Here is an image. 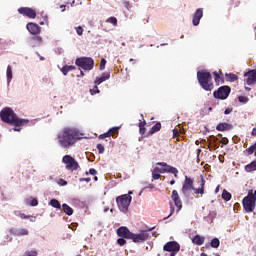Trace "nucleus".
Here are the masks:
<instances>
[{
	"instance_id": "c9c22d12",
	"label": "nucleus",
	"mask_w": 256,
	"mask_h": 256,
	"mask_svg": "<svg viewBox=\"0 0 256 256\" xmlns=\"http://www.w3.org/2000/svg\"><path fill=\"white\" fill-rule=\"evenodd\" d=\"M169 205H170V214L164 218V221L166 219H169V217H171V215H173V213H175V206H173V202H170Z\"/></svg>"
},
{
	"instance_id": "a18cd8bd",
	"label": "nucleus",
	"mask_w": 256,
	"mask_h": 256,
	"mask_svg": "<svg viewBox=\"0 0 256 256\" xmlns=\"http://www.w3.org/2000/svg\"><path fill=\"white\" fill-rule=\"evenodd\" d=\"M156 165H159L160 167H164V169H167V167H173V166H169L167 162H158L156 163Z\"/></svg>"
},
{
	"instance_id": "4468645a",
	"label": "nucleus",
	"mask_w": 256,
	"mask_h": 256,
	"mask_svg": "<svg viewBox=\"0 0 256 256\" xmlns=\"http://www.w3.org/2000/svg\"><path fill=\"white\" fill-rule=\"evenodd\" d=\"M156 173H172L174 175V177H177L179 170H177V168L175 167H167V168H159V167H155L154 168Z\"/></svg>"
},
{
	"instance_id": "680f3d73",
	"label": "nucleus",
	"mask_w": 256,
	"mask_h": 256,
	"mask_svg": "<svg viewBox=\"0 0 256 256\" xmlns=\"http://www.w3.org/2000/svg\"><path fill=\"white\" fill-rule=\"evenodd\" d=\"M62 8V11H65V5L60 6Z\"/></svg>"
},
{
	"instance_id": "f8f14e48",
	"label": "nucleus",
	"mask_w": 256,
	"mask_h": 256,
	"mask_svg": "<svg viewBox=\"0 0 256 256\" xmlns=\"http://www.w3.org/2000/svg\"><path fill=\"white\" fill-rule=\"evenodd\" d=\"M171 199L175 207H177V213H179V211L183 209V201H181V197L179 196V192H177V190L172 191Z\"/></svg>"
},
{
	"instance_id": "4c0bfd02",
	"label": "nucleus",
	"mask_w": 256,
	"mask_h": 256,
	"mask_svg": "<svg viewBox=\"0 0 256 256\" xmlns=\"http://www.w3.org/2000/svg\"><path fill=\"white\" fill-rule=\"evenodd\" d=\"M105 65H107V60H105V58H102L99 66L100 71H105Z\"/></svg>"
},
{
	"instance_id": "1a4fd4ad",
	"label": "nucleus",
	"mask_w": 256,
	"mask_h": 256,
	"mask_svg": "<svg viewBox=\"0 0 256 256\" xmlns=\"http://www.w3.org/2000/svg\"><path fill=\"white\" fill-rule=\"evenodd\" d=\"M62 163L66 165L67 171H77V169H79V162H77L71 155H65L62 158Z\"/></svg>"
},
{
	"instance_id": "9d476101",
	"label": "nucleus",
	"mask_w": 256,
	"mask_h": 256,
	"mask_svg": "<svg viewBox=\"0 0 256 256\" xmlns=\"http://www.w3.org/2000/svg\"><path fill=\"white\" fill-rule=\"evenodd\" d=\"M231 94V87L229 86H221L218 88V90L214 91L213 95L215 99H221L222 101H225L227 97Z\"/></svg>"
},
{
	"instance_id": "79ce46f5",
	"label": "nucleus",
	"mask_w": 256,
	"mask_h": 256,
	"mask_svg": "<svg viewBox=\"0 0 256 256\" xmlns=\"http://www.w3.org/2000/svg\"><path fill=\"white\" fill-rule=\"evenodd\" d=\"M18 217H20V219H31L30 215H26L25 213L21 212H19Z\"/></svg>"
},
{
	"instance_id": "69168bd1",
	"label": "nucleus",
	"mask_w": 256,
	"mask_h": 256,
	"mask_svg": "<svg viewBox=\"0 0 256 256\" xmlns=\"http://www.w3.org/2000/svg\"><path fill=\"white\" fill-rule=\"evenodd\" d=\"M200 256H207L205 253H201Z\"/></svg>"
},
{
	"instance_id": "393cba45",
	"label": "nucleus",
	"mask_w": 256,
	"mask_h": 256,
	"mask_svg": "<svg viewBox=\"0 0 256 256\" xmlns=\"http://www.w3.org/2000/svg\"><path fill=\"white\" fill-rule=\"evenodd\" d=\"M226 80H228L230 83H235L239 79V76L233 73L225 74Z\"/></svg>"
},
{
	"instance_id": "4d7b16f0",
	"label": "nucleus",
	"mask_w": 256,
	"mask_h": 256,
	"mask_svg": "<svg viewBox=\"0 0 256 256\" xmlns=\"http://www.w3.org/2000/svg\"><path fill=\"white\" fill-rule=\"evenodd\" d=\"M18 126H16V128H13V131H21V128H17Z\"/></svg>"
},
{
	"instance_id": "2eb2a0df",
	"label": "nucleus",
	"mask_w": 256,
	"mask_h": 256,
	"mask_svg": "<svg viewBox=\"0 0 256 256\" xmlns=\"http://www.w3.org/2000/svg\"><path fill=\"white\" fill-rule=\"evenodd\" d=\"M26 29L31 35H39V33H41V27L33 22H29L26 25Z\"/></svg>"
},
{
	"instance_id": "e2e57ef3",
	"label": "nucleus",
	"mask_w": 256,
	"mask_h": 256,
	"mask_svg": "<svg viewBox=\"0 0 256 256\" xmlns=\"http://www.w3.org/2000/svg\"><path fill=\"white\" fill-rule=\"evenodd\" d=\"M99 178L97 176L94 177V181H98Z\"/></svg>"
},
{
	"instance_id": "39448f33",
	"label": "nucleus",
	"mask_w": 256,
	"mask_h": 256,
	"mask_svg": "<svg viewBox=\"0 0 256 256\" xmlns=\"http://www.w3.org/2000/svg\"><path fill=\"white\" fill-rule=\"evenodd\" d=\"M197 79L200 87H202L204 91H213L215 86L213 85V76H211L210 72L205 70L198 71Z\"/></svg>"
},
{
	"instance_id": "774afa93",
	"label": "nucleus",
	"mask_w": 256,
	"mask_h": 256,
	"mask_svg": "<svg viewBox=\"0 0 256 256\" xmlns=\"http://www.w3.org/2000/svg\"><path fill=\"white\" fill-rule=\"evenodd\" d=\"M40 25H45V22H40Z\"/></svg>"
},
{
	"instance_id": "58836bf2",
	"label": "nucleus",
	"mask_w": 256,
	"mask_h": 256,
	"mask_svg": "<svg viewBox=\"0 0 256 256\" xmlns=\"http://www.w3.org/2000/svg\"><path fill=\"white\" fill-rule=\"evenodd\" d=\"M238 101L239 103H243V104L249 103V98L247 96H239Z\"/></svg>"
},
{
	"instance_id": "6e6d98bb",
	"label": "nucleus",
	"mask_w": 256,
	"mask_h": 256,
	"mask_svg": "<svg viewBox=\"0 0 256 256\" xmlns=\"http://www.w3.org/2000/svg\"><path fill=\"white\" fill-rule=\"evenodd\" d=\"M78 77H85V73L83 71H80V75Z\"/></svg>"
},
{
	"instance_id": "aec40b11",
	"label": "nucleus",
	"mask_w": 256,
	"mask_h": 256,
	"mask_svg": "<svg viewBox=\"0 0 256 256\" xmlns=\"http://www.w3.org/2000/svg\"><path fill=\"white\" fill-rule=\"evenodd\" d=\"M191 241L193 245H198L199 247H201V245L205 243V237L197 234L194 237H192Z\"/></svg>"
},
{
	"instance_id": "9b49d317",
	"label": "nucleus",
	"mask_w": 256,
	"mask_h": 256,
	"mask_svg": "<svg viewBox=\"0 0 256 256\" xmlns=\"http://www.w3.org/2000/svg\"><path fill=\"white\" fill-rule=\"evenodd\" d=\"M18 13H20V15H23V17H28V19H35V17H37V11L29 7H20L18 9Z\"/></svg>"
},
{
	"instance_id": "72a5a7b5",
	"label": "nucleus",
	"mask_w": 256,
	"mask_h": 256,
	"mask_svg": "<svg viewBox=\"0 0 256 256\" xmlns=\"http://www.w3.org/2000/svg\"><path fill=\"white\" fill-rule=\"evenodd\" d=\"M99 93H101L99 90V85L95 84L94 87L90 89V95H97Z\"/></svg>"
},
{
	"instance_id": "2f4dec72",
	"label": "nucleus",
	"mask_w": 256,
	"mask_h": 256,
	"mask_svg": "<svg viewBox=\"0 0 256 256\" xmlns=\"http://www.w3.org/2000/svg\"><path fill=\"white\" fill-rule=\"evenodd\" d=\"M222 199L224 201H231V193L224 189L222 192Z\"/></svg>"
},
{
	"instance_id": "338daca9",
	"label": "nucleus",
	"mask_w": 256,
	"mask_h": 256,
	"mask_svg": "<svg viewBox=\"0 0 256 256\" xmlns=\"http://www.w3.org/2000/svg\"><path fill=\"white\" fill-rule=\"evenodd\" d=\"M218 137H221V138H223V134H218Z\"/></svg>"
},
{
	"instance_id": "a19ab883",
	"label": "nucleus",
	"mask_w": 256,
	"mask_h": 256,
	"mask_svg": "<svg viewBox=\"0 0 256 256\" xmlns=\"http://www.w3.org/2000/svg\"><path fill=\"white\" fill-rule=\"evenodd\" d=\"M32 41H35L36 43H43V38L41 36H34L32 37Z\"/></svg>"
},
{
	"instance_id": "412c9836",
	"label": "nucleus",
	"mask_w": 256,
	"mask_h": 256,
	"mask_svg": "<svg viewBox=\"0 0 256 256\" xmlns=\"http://www.w3.org/2000/svg\"><path fill=\"white\" fill-rule=\"evenodd\" d=\"M158 131H161V122H156L155 125L152 126L147 134V137H149V135H154V133H158Z\"/></svg>"
},
{
	"instance_id": "5701e85b",
	"label": "nucleus",
	"mask_w": 256,
	"mask_h": 256,
	"mask_svg": "<svg viewBox=\"0 0 256 256\" xmlns=\"http://www.w3.org/2000/svg\"><path fill=\"white\" fill-rule=\"evenodd\" d=\"M212 149H219V145L217 144V141H219V138L218 137H215V136H210L209 139H208Z\"/></svg>"
},
{
	"instance_id": "864d4df0",
	"label": "nucleus",
	"mask_w": 256,
	"mask_h": 256,
	"mask_svg": "<svg viewBox=\"0 0 256 256\" xmlns=\"http://www.w3.org/2000/svg\"><path fill=\"white\" fill-rule=\"evenodd\" d=\"M80 181H85L86 183L91 182V178H82Z\"/></svg>"
},
{
	"instance_id": "c03bdc74",
	"label": "nucleus",
	"mask_w": 256,
	"mask_h": 256,
	"mask_svg": "<svg viewBox=\"0 0 256 256\" xmlns=\"http://www.w3.org/2000/svg\"><path fill=\"white\" fill-rule=\"evenodd\" d=\"M31 207H37L39 205V201L36 198H33L30 202Z\"/></svg>"
},
{
	"instance_id": "49530a36",
	"label": "nucleus",
	"mask_w": 256,
	"mask_h": 256,
	"mask_svg": "<svg viewBox=\"0 0 256 256\" xmlns=\"http://www.w3.org/2000/svg\"><path fill=\"white\" fill-rule=\"evenodd\" d=\"M220 143L222 145H228L229 144V139H227V137H223L220 141Z\"/></svg>"
},
{
	"instance_id": "13d9d810",
	"label": "nucleus",
	"mask_w": 256,
	"mask_h": 256,
	"mask_svg": "<svg viewBox=\"0 0 256 256\" xmlns=\"http://www.w3.org/2000/svg\"><path fill=\"white\" fill-rule=\"evenodd\" d=\"M245 91H251L250 87L245 86Z\"/></svg>"
},
{
	"instance_id": "473e14b6",
	"label": "nucleus",
	"mask_w": 256,
	"mask_h": 256,
	"mask_svg": "<svg viewBox=\"0 0 256 256\" xmlns=\"http://www.w3.org/2000/svg\"><path fill=\"white\" fill-rule=\"evenodd\" d=\"M6 75H7L8 81H11L13 79V70L11 69L10 65H8L7 67Z\"/></svg>"
},
{
	"instance_id": "37998d69",
	"label": "nucleus",
	"mask_w": 256,
	"mask_h": 256,
	"mask_svg": "<svg viewBox=\"0 0 256 256\" xmlns=\"http://www.w3.org/2000/svg\"><path fill=\"white\" fill-rule=\"evenodd\" d=\"M97 149L100 154L105 153V147L102 144H98Z\"/></svg>"
},
{
	"instance_id": "b1692460",
	"label": "nucleus",
	"mask_w": 256,
	"mask_h": 256,
	"mask_svg": "<svg viewBox=\"0 0 256 256\" xmlns=\"http://www.w3.org/2000/svg\"><path fill=\"white\" fill-rule=\"evenodd\" d=\"M76 67L73 66V65H64L62 68H61V73L64 75V76H67V73H69V71H75Z\"/></svg>"
},
{
	"instance_id": "a211bd4d",
	"label": "nucleus",
	"mask_w": 256,
	"mask_h": 256,
	"mask_svg": "<svg viewBox=\"0 0 256 256\" xmlns=\"http://www.w3.org/2000/svg\"><path fill=\"white\" fill-rule=\"evenodd\" d=\"M231 129H233V124H229L226 122H220L216 126V131H231Z\"/></svg>"
},
{
	"instance_id": "e433bc0d",
	"label": "nucleus",
	"mask_w": 256,
	"mask_h": 256,
	"mask_svg": "<svg viewBox=\"0 0 256 256\" xmlns=\"http://www.w3.org/2000/svg\"><path fill=\"white\" fill-rule=\"evenodd\" d=\"M152 179L157 181L158 179H161V174L159 172H156L155 169L152 171Z\"/></svg>"
},
{
	"instance_id": "423d86ee",
	"label": "nucleus",
	"mask_w": 256,
	"mask_h": 256,
	"mask_svg": "<svg viewBox=\"0 0 256 256\" xmlns=\"http://www.w3.org/2000/svg\"><path fill=\"white\" fill-rule=\"evenodd\" d=\"M242 205L246 213H253L256 207V190H249L248 195L243 198Z\"/></svg>"
},
{
	"instance_id": "c85d7f7f",
	"label": "nucleus",
	"mask_w": 256,
	"mask_h": 256,
	"mask_svg": "<svg viewBox=\"0 0 256 256\" xmlns=\"http://www.w3.org/2000/svg\"><path fill=\"white\" fill-rule=\"evenodd\" d=\"M49 205H51V207H54V209H61V203L57 199L50 200Z\"/></svg>"
},
{
	"instance_id": "a878e982",
	"label": "nucleus",
	"mask_w": 256,
	"mask_h": 256,
	"mask_svg": "<svg viewBox=\"0 0 256 256\" xmlns=\"http://www.w3.org/2000/svg\"><path fill=\"white\" fill-rule=\"evenodd\" d=\"M62 210L64 211V213H66V215H73V208H71V206H69L68 204H62Z\"/></svg>"
},
{
	"instance_id": "bf43d9fd",
	"label": "nucleus",
	"mask_w": 256,
	"mask_h": 256,
	"mask_svg": "<svg viewBox=\"0 0 256 256\" xmlns=\"http://www.w3.org/2000/svg\"><path fill=\"white\" fill-rule=\"evenodd\" d=\"M170 185H175V180H171Z\"/></svg>"
},
{
	"instance_id": "0eeeda50",
	"label": "nucleus",
	"mask_w": 256,
	"mask_h": 256,
	"mask_svg": "<svg viewBox=\"0 0 256 256\" xmlns=\"http://www.w3.org/2000/svg\"><path fill=\"white\" fill-rule=\"evenodd\" d=\"M132 194L133 192H129V194H123L116 198L117 206L122 213H127L129 211V205H131L133 199V197H131Z\"/></svg>"
},
{
	"instance_id": "bb28decb",
	"label": "nucleus",
	"mask_w": 256,
	"mask_h": 256,
	"mask_svg": "<svg viewBox=\"0 0 256 256\" xmlns=\"http://www.w3.org/2000/svg\"><path fill=\"white\" fill-rule=\"evenodd\" d=\"M145 125H147V122H145V120L143 122H139L138 127L140 135H145V133L147 132V128H145Z\"/></svg>"
},
{
	"instance_id": "20e7f679",
	"label": "nucleus",
	"mask_w": 256,
	"mask_h": 256,
	"mask_svg": "<svg viewBox=\"0 0 256 256\" xmlns=\"http://www.w3.org/2000/svg\"><path fill=\"white\" fill-rule=\"evenodd\" d=\"M193 178L185 176L184 183L182 185V194L184 197H189L191 191H194L195 195H204L205 194V179L201 178V184L199 188H195L193 185Z\"/></svg>"
},
{
	"instance_id": "6ab92c4d",
	"label": "nucleus",
	"mask_w": 256,
	"mask_h": 256,
	"mask_svg": "<svg viewBox=\"0 0 256 256\" xmlns=\"http://www.w3.org/2000/svg\"><path fill=\"white\" fill-rule=\"evenodd\" d=\"M213 75H214V81H215L216 85L225 83V78L223 77V72L215 71V72H213Z\"/></svg>"
},
{
	"instance_id": "4be33fe9",
	"label": "nucleus",
	"mask_w": 256,
	"mask_h": 256,
	"mask_svg": "<svg viewBox=\"0 0 256 256\" xmlns=\"http://www.w3.org/2000/svg\"><path fill=\"white\" fill-rule=\"evenodd\" d=\"M244 169L247 173H253V171H256V160H253L251 163L247 164Z\"/></svg>"
},
{
	"instance_id": "de8ad7c7",
	"label": "nucleus",
	"mask_w": 256,
	"mask_h": 256,
	"mask_svg": "<svg viewBox=\"0 0 256 256\" xmlns=\"http://www.w3.org/2000/svg\"><path fill=\"white\" fill-rule=\"evenodd\" d=\"M77 35H83V28L81 26L76 27Z\"/></svg>"
},
{
	"instance_id": "f3484780",
	"label": "nucleus",
	"mask_w": 256,
	"mask_h": 256,
	"mask_svg": "<svg viewBox=\"0 0 256 256\" xmlns=\"http://www.w3.org/2000/svg\"><path fill=\"white\" fill-rule=\"evenodd\" d=\"M108 79H111V72H104L100 77L95 78L94 85H101V83H105Z\"/></svg>"
},
{
	"instance_id": "6e6552de",
	"label": "nucleus",
	"mask_w": 256,
	"mask_h": 256,
	"mask_svg": "<svg viewBox=\"0 0 256 256\" xmlns=\"http://www.w3.org/2000/svg\"><path fill=\"white\" fill-rule=\"evenodd\" d=\"M75 65L83 69V71H92L95 67V60L91 57H79L75 60Z\"/></svg>"
},
{
	"instance_id": "ddd939ff",
	"label": "nucleus",
	"mask_w": 256,
	"mask_h": 256,
	"mask_svg": "<svg viewBox=\"0 0 256 256\" xmlns=\"http://www.w3.org/2000/svg\"><path fill=\"white\" fill-rule=\"evenodd\" d=\"M244 77H247L246 83L248 85H255L256 84V69L246 72L244 74Z\"/></svg>"
},
{
	"instance_id": "c756f323",
	"label": "nucleus",
	"mask_w": 256,
	"mask_h": 256,
	"mask_svg": "<svg viewBox=\"0 0 256 256\" xmlns=\"http://www.w3.org/2000/svg\"><path fill=\"white\" fill-rule=\"evenodd\" d=\"M119 129L120 127H112L110 128L107 133H108V136L110 137H115L116 133H119Z\"/></svg>"
},
{
	"instance_id": "f03ea898",
	"label": "nucleus",
	"mask_w": 256,
	"mask_h": 256,
	"mask_svg": "<svg viewBox=\"0 0 256 256\" xmlns=\"http://www.w3.org/2000/svg\"><path fill=\"white\" fill-rule=\"evenodd\" d=\"M57 139L60 147L63 149H69L70 147H73L79 139H81V136L79 134V130L67 127L58 133Z\"/></svg>"
},
{
	"instance_id": "7c9ffc66",
	"label": "nucleus",
	"mask_w": 256,
	"mask_h": 256,
	"mask_svg": "<svg viewBox=\"0 0 256 256\" xmlns=\"http://www.w3.org/2000/svg\"><path fill=\"white\" fill-rule=\"evenodd\" d=\"M210 245L213 249H217L219 245H221V242L219 241V238H214L211 240Z\"/></svg>"
},
{
	"instance_id": "8fccbe9b",
	"label": "nucleus",
	"mask_w": 256,
	"mask_h": 256,
	"mask_svg": "<svg viewBox=\"0 0 256 256\" xmlns=\"http://www.w3.org/2000/svg\"><path fill=\"white\" fill-rule=\"evenodd\" d=\"M107 137H110L109 134H108V132H106V133H104V134H101V135L99 136V139H107Z\"/></svg>"
},
{
	"instance_id": "cd10ccee",
	"label": "nucleus",
	"mask_w": 256,
	"mask_h": 256,
	"mask_svg": "<svg viewBox=\"0 0 256 256\" xmlns=\"http://www.w3.org/2000/svg\"><path fill=\"white\" fill-rule=\"evenodd\" d=\"M15 235H17V237H23L25 235H29V230L25 228L18 229L15 231Z\"/></svg>"
},
{
	"instance_id": "5fc2aeb1",
	"label": "nucleus",
	"mask_w": 256,
	"mask_h": 256,
	"mask_svg": "<svg viewBox=\"0 0 256 256\" xmlns=\"http://www.w3.org/2000/svg\"><path fill=\"white\" fill-rule=\"evenodd\" d=\"M251 135H252V137H256V128L252 129Z\"/></svg>"
},
{
	"instance_id": "0e129e2a",
	"label": "nucleus",
	"mask_w": 256,
	"mask_h": 256,
	"mask_svg": "<svg viewBox=\"0 0 256 256\" xmlns=\"http://www.w3.org/2000/svg\"><path fill=\"white\" fill-rule=\"evenodd\" d=\"M153 229H155V227H152V228L148 229V231H153Z\"/></svg>"
},
{
	"instance_id": "3c124183",
	"label": "nucleus",
	"mask_w": 256,
	"mask_h": 256,
	"mask_svg": "<svg viewBox=\"0 0 256 256\" xmlns=\"http://www.w3.org/2000/svg\"><path fill=\"white\" fill-rule=\"evenodd\" d=\"M233 112V109L232 108H227L225 111H224V114L225 115H229L230 113Z\"/></svg>"
},
{
	"instance_id": "7ed1b4c3",
	"label": "nucleus",
	"mask_w": 256,
	"mask_h": 256,
	"mask_svg": "<svg viewBox=\"0 0 256 256\" xmlns=\"http://www.w3.org/2000/svg\"><path fill=\"white\" fill-rule=\"evenodd\" d=\"M0 118L3 123H7L13 127H23L29 123L28 119H21L17 117V114L13 111V109L9 107L3 108L0 111Z\"/></svg>"
},
{
	"instance_id": "09e8293b",
	"label": "nucleus",
	"mask_w": 256,
	"mask_h": 256,
	"mask_svg": "<svg viewBox=\"0 0 256 256\" xmlns=\"http://www.w3.org/2000/svg\"><path fill=\"white\" fill-rule=\"evenodd\" d=\"M173 131V138L177 137L179 135V129L175 128L172 130Z\"/></svg>"
},
{
	"instance_id": "dca6fc26",
	"label": "nucleus",
	"mask_w": 256,
	"mask_h": 256,
	"mask_svg": "<svg viewBox=\"0 0 256 256\" xmlns=\"http://www.w3.org/2000/svg\"><path fill=\"white\" fill-rule=\"evenodd\" d=\"M201 19H203V8H198L195 11L192 19V24L194 25V27H197V25H199Z\"/></svg>"
},
{
	"instance_id": "ea45409f",
	"label": "nucleus",
	"mask_w": 256,
	"mask_h": 256,
	"mask_svg": "<svg viewBox=\"0 0 256 256\" xmlns=\"http://www.w3.org/2000/svg\"><path fill=\"white\" fill-rule=\"evenodd\" d=\"M57 184L60 185V187H65V185H67V181L63 178H60L57 180Z\"/></svg>"
},
{
	"instance_id": "f257e3e1",
	"label": "nucleus",
	"mask_w": 256,
	"mask_h": 256,
	"mask_svg": "<svg viewBox=\"0 0 256 256\" xmlns=\"http://www.w3.org/2000/svg\"><path fill=\"white\" fill-rule=\"evenodd\" d=\"M117 235L119 238L117 240L118 245L120 247H123V245H127V240L125 239H131L133 243H144V241H147L149 239V233L147 231H142L139 234H135L133 232H130L129 228L126 226H121L120 228L117 229Z\"/></svg>"
},
{
	"instance_id": "f704fd0d",
	"label": "nucleus",
	"mask_w": 256,
	"mask_h": 256,
	"mask_svg": "<svg viewBox=\"0 0 256 256\" xmlns=\"http://www.w3.org/2000/svg\"><path fill=\"white\" fill-rule=\"evenodd\" d=\"M106 23H111V25H113L114 27H117V19L115 17H109L106 20Z\"/></svg>"
},
{
	"instance_id": "052dcab7",
	"label": "nucleus",
	"mask_w": 256,
	"mask_h": 256,
	"mask_svg": "<svg viewBox=\"0 0 256 256\" xmlns=\"http://www.w3.org/2000/svg\"><path fill=\"white\" fill-rule=\"evenodd\" d=\"M215 192L219 193V186L216 187Z\"/></svg>"
},
{
	"instance_id": "603ef678",
	"label": "nucleus",
	"mask_w": 256,
	"mask_h": 256,
	"mask_svg": "<svg viewBox=\"0 0 256 256\" xmlns=\"http://www.w3.org/2000/svg\"><path fill=\"white\" fill-rule=\"evenodd\" d=\"M89 173H90V175H95L97 173V170L94 168H90Z\"/></svg>"
}]
</instances>
